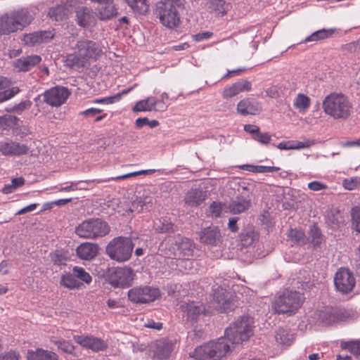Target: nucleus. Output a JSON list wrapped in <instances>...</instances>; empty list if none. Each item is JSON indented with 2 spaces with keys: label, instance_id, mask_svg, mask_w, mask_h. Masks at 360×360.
Instances as JSON below:
<instances>
[{
  "label": "nucleus",
  "instance_id": "nucleus-1",
  "mask_svg": "<svg viewBox=\"0 0 360 360\" xmlns=\"http://www.w3.org/2000/svg\"><path fill=\"white\" fill-rule=\"evenodd\" d=\"M326 115L337 120H346L353 112V105L349 98L342 93H330L322 102Z\"/></svg>",
  "mask_w": 360,
  "mask_h": 360
},
{
  "label": "nucleus",
  "instance_id": "nucleus-2",
  "mask_svg": "<svg viewBox=\"0 0 360 360\" xmlns=\"http://www.w3.org/2000/svg\"><path fill=\"white\" fill-rule=\"evenodd\" d=\"M75 54L67 58L68 65L77 68L85 67L90 60H96L101 54V46L94 41L82 39L77 42Z\"/></svg>",
  "mask_w": 360,
  "mask_h": 360
},
{
  "label": "nucleus",
  "instance_id": "nucleus-3",
  "mask_svg": "<svg viewBox=\"0 0 360 360\" xmlns=\"http://www.w3.org/2000/svg\"><path fill=\"white\" fill-rule=\"evenodd\" d=\"M254 319L248 314L239 316L225 330V335L232 344L248 340L253 334Z\"/></svg>",
  "mask_w": 360,
  "mask_h": 360
},
{
  "label": "nucleus",
  "instance_id": "nucleus-4",
  "mask_svg": "<svg viewBox=\"0 0 360 360\" xmlns=\"http://www.w3.org/2000/svg\"><path fill=\"white\" fill-rule=\"evenodd\" d=\"M303 301L304 297L300 292L285 290L275 297L271 307L273 310L278 314L291 316L301 307Z\"/></svg>",
  "mask_w": 360,
  "mask_h": 360
},
{
  "label": "nucleus",
  "instance_id": "nucleus-5",
  "mask_svg": "<svg viewBox=\"0 0 360 360\" xmlns=\"http://www.w3.org/2000/svg\"><path fill=\"white\" fill-rule=\"evenodd\" d=\"M134 248L129 237L119 236L112 239L106 247V254L117 262H124L130 259Z\"/></svg>",
  "mask_w": 360,
  "mask_h": 360
},
{
  "label": "nucleus",
  "instance_id": "nucleus-6",
  "mask_svg": "<svg viewBox=\"0 0 360 360\" xmlns=\"http://www.w3.org/2000/svg\"><path fill=\"white\" fill-rule=\"evenodd\" d=\"M108 224L100 218L84 220L75 229L76 234L82 238L98 239L110 232Z\"/></svg>",
  "mask_w": 360,
  "mask_h": 360
},
{
  "label": "nucleus",
  "instance_id": "nucleus-7",
  "mask_svg": "<svg viewBox=\"0 0 360 360\" xmlns=\"http://www.w3.org/2000/svg\"><path fill=\"white\" fill-rule=\"evenodd\" d=\"M155 14L167 27L174 28L180 23V17L175 6L169 2H159L156 6Z\"/></svg>",
  "mask_w": 360,
  "mask_h": 360
},
{
  "label": "nucleus",
  "instance_id": "nucleus-8",
  "mask_svg": "<svg viewBox=\"0 0 360 360\" xmlns=\"http://www.w3.org/2000/svg\"><path fill=\"white\" fill-rule=\"evenodd\" d=\"M127 296L134 304H146L155 300L160 296V291L147 285L134 287L128 291Z\"/></svg>",
  "mask_w": 360,
  "mask_h": 360
},
{
  "label": "nucleus",
  "instance_id": "nucleus-9",
  "mask_svg": "<svg viewBox=\"0 0 360 360\" xmlns=\"http://www.w3.org/2000/svg\"><path fill=\"white\" fill-rule=\"evenodd\" d=\"M134 276L132 269L117 267L114 269L110 274V283L115 288H128L131 285Z\"/></svg>",
  "mask_w": 360,
  "mask_h": 360
},
{
  "label": "nucleus",
  "instance_id": "nucleus-10",
  "mask_svg": "<svg viewBox=\"0 0 360 360\" xmlns=\"http://www.w3.org/2000/svg\"><path fill=\"white\" fill-rule=\"evenodd\" d=\"M355 283L354 275L347 269L340 268L335 274V286L337 290L343 294L351 292Z\"/></svg>",
  "mask_w": 360,
  "mask_h": 360
},
{
  "label": "nucleus",
  "instance_id": "nucleus-11",
  "mask_svg": "<svg viewBox=\"0 0 360 360\" xmlns=\"http://www.w3.org/2000/svg\"><path fill=\"white\" fill-rule=\"evenodd\" d=\"M44 101L52 107H59L63 105L70 96V91L64 86H55L46 91L41 95Z\"/></svg>",
  "mask_w": 360,
  "mask_h": 360
},
{
  "label": "nucleus",
  "instance_id": "nucleus-12",
  "mask_svg": "<svg viewBox=\"0 0 360 360\" xmlns=\"http://www.w3.org/2000/svg\"><path fill=\"white\" fill-rule=\"evenodd\" d=\"M214 300L216 307L221 312L228 313L233 311L236 307L231 292L222 287H218L214 292Z\"/></svg>",
  "mask_w": 360,
  "mask_h": 360
},
{
  "label": "nucleus",
  "instance_id": "nucleus-13",
  "mask_svg": "<svg viewBox=\"0 0 360 360\" xmlns=\"http://www.w3.org/2000/svg\"><path fill=\"white\" fill-rule=\"evenodd\" d=\"M347 316V312L345 309L336 308H325L320 310L318 314L319 321L324 325L346 321Z\"/></svg>",
  "mask_w": 360,
  "mask_h": 360
},
{
  "label": "nucleus",
  "instance_id": "nucleus-14",
  "mask_svg": "<svg viewBox=\"0 0 360 360\" xmlns=\"http://www.w3.org/2000/svg\"><path fill=\"white\" fill-rule=\"evenodd\" d=\"M198 237L201 243L211 246H217L221 240L220 230L215 226L202 229L198 232Z\"/></svg>",
  "mask_w": 360,
  "mask_h": 360
},
{
  "label": "nucleus",
  "instance_id": "nucleus-15",
  "mask_svg": "<svg viewBox=\"0 0 360 360\" xmlns=\"http://www.w3.org/2000/svg\"><path fill=\"white\" fill-rule=\"evenodd\" d=\"M73 339L82 347L94 352L103 351L108 347V345L104 340L94 336L74 335Z\"/></svg>",
  "mask_w": 360,
  "mask_h": 360
},
{
  "label": "nucleus",
  "instance_id": "nucleus-16",
  "mask_svg": "<svg viewBox=\"0 0 360 360\" xmlns=\"http://www.w3.org/2000/svg\"><path fill=\"white\" fill-rule=\"evenodd\" d=\"M183 321L192 323L197 321L198 317L205 311V307L197 302H191L181 305Z\"/></svg>",
  "mask_w": 360,
  "mask_h": 360
},
{
  "label": "nucleus",
  "instance_id": "nucleus-17",
  "mask_svg": "<svg viewBox=\"0 0 360 360\" xmlns=\"http://www.w3.org/2000/svg\"><path fill=\"white\" fill-rule=\"evenodd\" d=\"M29 148L18 142L6 141L0 142V153L6 156H20L27 154Z\"/></svg>",
  "mask_w": 360,
  "mask_h": 360
},
{
  "label": "nucleus",
  "instance_id": "nucleus-18",
  "mask_svg": "<svg viewBox=\"0 0 360 360\" xmlns=\"http://www.w3.org/2000/svg\"><path fill=\"white\" fill-rule=\"evenodd\" d=\"M11 12L17 31L29 25L34 19V14L26 8L13 10Z\"/></svg>",
  "mask_w": 360,
  "mask_h": 360
},
{
  "label": "nucleus",
  "instance_id": "nucleus-19",
  "mask_svg": "<svg viewBox=\"0 0 360 360\" xmlns=\"http://www.w3.org/2000/svg\"><path fill=\"white\" fill-rule=\"evenodd\" d=\"M173 346L171 340L162 339L155 341L151 346L153 359L155 360L167 359L172 351Z\"/></svg>",
  "mask_w": 360,
  "mask_h": 360
},
{
  "label": "nucleus",
  "instance_id": "nucleus-20",
  "mask_svg": "<svg viewBox=\"0 0 360 360\" xmlns=\"http://www.w3.org/2000/svg\"><path fill=\"white\" fill-rule=\"evenodd\" d=\"M252 83L248 80L240 79L229 86H226L221 93L224 99H229L238 95L241 92L250 91Z\"/></svg>",
  "mask_w": 360,
  "mask_h": 360
},
{
  "label": "nucleus",
  "instance_id": "nucleus-21",
  "mask_svg": "<svg viewBox=\"0 0 360 360\" xmlns=\"http://www.w3.org/2000/svg\"><path fill=\"white\" fill-rule=\"evenodd\" d=\"M261 109L260 103L251 98L240 100L236 107L237 112L243 116L257 115L261 111Z\"/></svg>",
  "mask_w": 360,
  "mask_h": 360
},
{
  "label": "nucleus",
  "instance_id": "nucleus-22",
  "mask_svg": "<svg viewBox=\"0 0 360 360\" xmlns=\"http://www.w3.org/2000/svg\"><path fill=\"white\" fill-rule=\"evenodd\" d=\"M53 30L38 31L25 34L24 41L28 46H34L38 44L47 43L53 39Z\"/></svg>",
  "mask_w": 360,
  "mask_h": 360
},
{
  "label": "nucleus",
  "instance_id": "nucleus-23",
  "mask_svg": "<svg viewBox=\"0 0 360 360\" xmlns=\"http://www.w3.org/2000/svg\"><path fill=\"white\" fill-rule=\"evenodd\" d=\"M175 245L177 248L175 256L181 258L189 257L193 255L195 245L189 238L178 235L176 236Z\"/></svg>",
  "mask_w": 360,
  "mask_h": 360
},
{
  "label": "nucleus",
  "instance_id": "nucleus-24",
  "mask_svg": "<svg viewBox=\"0 0 360 360\" xmlns=\"http://www.w3.org/2000/svg\"><path fill=\"white\" fill-rule=\"evenodd\" d=\"M229 342H231L228 340L226 335L224 338H219L215 341L208 342V345L212 351V354L214 355V360L219 359L229 352Z\"/></svg>",
  "mask_w": 360,
  "mask_h": 360
},
{
  "label": "nucleus",
  "instance_id": "nucleus-25",
  "mask_svg": "<svg viewBox=\"0 0 360 360\" xmlns=\"http://www.w3.org/2000/svg\"><path fill=\"white\" fill-rule=\"evenodd\" d=\"M77 0H70L63 5L53 7L49 11V16L53 20H62L72 12V8L75 6Z\"/></svg>",
  "mask_w": 360,
  "mask_h": 360
},
{
  "label": "nucleus",
  "instance_id": "nucleus-26",
  "mask_svg": "<svg viewBox=\"0 0 360 360\" xmlns=\"http://www.w3.org/2000/svg\"><path fill=\"white\" fill-rule=\"evenodd\" d=\"M41 61L39 55L22 56L14 61V67L19 72H27Z\"/></svg>",
  "mask_w": 360,
  "mask_h": 360
},
{
  "label": "nucleus",
  "instance_id": "nucleus-27",
  "mask_svg": "<svg viewBox=\"0 0 360 360\" xmlns=\"http://www.w3.org/2000/svg\"><path fill=\"white\" fill-rule=\"evenodd\" d=\"M251 206V201L243 195H237L230 200L226 207L233 214H240L248 210Z\"/></svg>",
  "mask_w": 360,
  "mask_h": 360
},
{
  "label": "nucleus",
  "instance_id": "nucleus-28",
  "mask_svg": "<svg viewBox=\"0 0 360 360\" xmlns=\"http://www.w3.org/2000/svg\"><path fill=\"white\" fill-rule=\"evenodd\" d=\"M77 24L84 28L95 25L96 18L91 8L83 7L76 11Z\"/></svg>",
  "mask_w": 360,
  "mask_h": 360
},
{
  "label": "nucleus",
  "instance_id": "nucleus-29",
  "mask_svg": "<svg viewBox=\"0 0 360 360\" xmlns=\"http://www.w3.org/2000/svg\"><path fill=\"white\" fill-rule=\"evenodd\" d=\"M98 246L91 243H83L76 250L77 255L83 260H91L98 254Z\"/></svg>",
  "mask_w": 360,
  "mask_h": 360
},
{
  "label": "nucleus",
  "instance_id": "nucleus-30",
  "mask_svg": "<svg viewBox=\"0 0 360 360\" xmlns=\"http://www.w3.org/2000/svg\"><path fill=\"white\" fill-rule=\"evenodd\" d=\"M17 32L11 12L0 14V35H7Z\"/></svg>",
  "mask_w": 360,
  "mask_h": 360
},
{
  "label": "nucleus",
  "instance_id": "nucleus-31",
  "mask_svg": "<svg viewBox=\"0 0 360 360\" xmlns=\"http://www.w3.org/2000/svg\"><path fill=\"white\" fill-rule=\"evenodd\" d=\"M205 193L200 189H191L186 195L184 201L191 207H197L205 199Z\"/></svg>",
  "mask_w": 360,
  "mask_h": 360
},
{
  "label": "nucleus",
  "instance_id": "nucleus-32",
  "mask_svg": "<svg viewBox=\"0 0 360 360\" xmlns=\"http://www.w3.org/2000/svg\"><path fill=\"white\" fill-rule=\"evenodd\" d=\"M160 103L155 97H148L146 99L138 101L133 108L134 112H145L156 110V105Z\"/></svg>",
  "mask_w": 360,
  "mask_h": 360
},
{
  "label": "nucleus",
  "instance_id": "nucleus-33",
  "mask_svg": "<svg viewBox=\"0 0 360 360\" xmlns=\"http://www.w3.org/2000/svg\"><path fill=\"white\" fill-rule=\"evenodd\" d=\"M276 342L282 346H289L294 340V335L288 329L278 328L275 335Z\"/></svg>",
  "mask_w": 360,
  "mask_h": 360
},
{
  "label": "nucleus",
  "instance_id": "nucleus-34",
  "mask_svg": "<svg viewBox=\"0 0 360 360\" xmlns=\"http://www.w3.org/2000/svg\"><path fill=\"white\" fill-rule=\"evenodd\" d=\"M27 360H58V356L54 352L38 349L36 352H29Z\"/></svg>",
  "mask_w": 360,
  "mask_h": 360
},
{
  "label": "nucleus",
  "instance_id": "nucleus-35",
  "mask_svg": "<svg viewBox=\"0 0 360 360\" xmlns=\"http://www.w3.org/2000/svg\"><path fill=\"white\" fill-rule=\"evenodd\" d=\"M193 356L196 360H214V355L208 343L197 347L193 352Z\"/></svg>",
  "mask_w": 360,
  "mask_h": 360
},
{
  "label": "nucleus",
  "instance_id": "nucleus-36",
  "mask_svg": "<svg viewBox=\"0 0 360 360\" xmlns=\"http://www.w3.org/2000/svg\"><path fill=\"white\" fill-rule=\"evenodd\" d=\"M340 347L342 349L348 350L356 357H360V339L349 341H341Z\"/></svg>",
  "mask_w": 360,
  "mask_h": 360
},
{
  "label": "nucleus",
  "instance_id": "nucleus-37",
  "mask_svg": "<svg viewBox=\"0 0 360 360\" xmlns=\"http://www.w3.org/2000/svg\"><path fill=\"white\" fill-rule=\"evenodd\" d=\"M334 33L333 29H322L313 32L311 35L305 38L304 42L317 41L327 39Z\"/></svg>",
  "mask_w": 360,
  "mask_h": 360
},
{
  "label": "nucleus",
  "instance_id": "nucleus-38",
  "mask_svg": "<svg viewBox=\"0 0 360 360\" xmlns=\"http://www.w3.org/2000/svg\"><path fill=\"white\" fill-rule=\"evenodd\" d=\"M134 13L145 14L148 11V5L146 0H125Z\"/></svg>",
  "mask_w": 360,
  "mask_h": 360
},
{
  "label": "nucleus",
  "instance_id": "nucleus-39",
  "mask_svg": "<svg viewBox=\"0 0 360 360\" xmlns=\"http://www.w3.org/2000/svg\"><path fill=\"white\" fill-rule=\"evenodd\" d=\"M60 285L68 289H75L79 287V283L76 279L73 273H65L63 274L61 276Z\"/></svg>",
  "mask_w": 360,
  "mask_h": 360
},
{
  "label": "nucleus",
  "instance_id": "nucleus-40",
  "mask_svg": "<svg viewBox=\"0 0 360 360\" xmlns=\"http://www.w3.org/2000/svg\"><path fill=\"white\" fill-rule=\"evenodd\" d=\"M155 230L159 233H169L174 231V224L165 219H160L155 224Z\"/></svg>",
  "mask_w": 360,
  "mask_h": 360
},
{
  "label": "nucleus",
  "instance_id": "nucleus-41",
  "mask_svg": "<svg viewBox=\"0 0 360 360\" xmlns=\"http://www.w3.org/2000/svg\"><path fill=\"white\" fill-rule=\"evenodd\" d=\"M19 119L12 115H4L0 116V129H8L17 125Z\"/></svg>",
  "mask_w": 360,
  "mask_h": 360
},
{
  "label": "nucleus",
  "instance_id": "nucleus-42",
  "mask_svg": "<svg viewBox=\"0 0 360 360\" xmlns=\"http://www.w3.org/2000/svg\"><path fill=\"white\" fill-rule=\"evenodd\" d=\"M153 171L154 170H153V169L140 170V171H137V172L127 173L126 174H123V175H120V176H115V177H111V178H109L108 179L96 180V181L98 183H101V182H107V181H109L110 180H112V181H118V180H122V179H129V178H131V177H134V176H139V175L151 174V173L153 172Z\"/></svg>",
  "mask_w": 360,
  "mask_h": 360
},
{
  "label": "nucleus",
  "instance_id": "nucleus-43",
  "mask_svg": "<svg viewBox=\"0 0 360 360\" xmlns=\"http://www.w3.org/2000/svg\"><path fill=\"white\" fill-rule=\"evenodd\" d=\"M309 237L310 238V243L312 244L314 248L320 246L323 241V236L320 230L315 226H313L309 231Z\"/></svg>",
  "mask_w": 360,
  "mask_h": 360
},
{
  "label": "nucleus",
  "instance_id": "nucleus-44",
  "mask_svg": "<svg viewBox=\"0 0 360 360\" xmlns=\"http://www.w3.org/2000/svg\"><path fill=\"white\" fill-rule=\"evenodd\" d=\"M206 6L210 11L224 14L226 12L224 0H207Z\"/></svg>",
  "mask_w": 360,
  "mask_h": 360
},
{
  "label": "nucleus",
  "instance_id": "nucleus-45",
  "mask_svg": "<svg viewBox=\"0 0 360 360\" xmlns=\"http://www.w3.org/2000/svg\"><path fill=\"white\" fill-rule=\"evenodd\" d=\"M310 98L302 94H299L295 101L294 105L300 111H305L310 105Z\"/></svg>",
  "mask_w": 360,
  "mask_h": 360
},
{
  "label": "nucleus",
  "instance_id": "nucleus-46",
  "mask_svg": "<svg viewBox=\"0 0 360 360\" xmlns=\"http://www.w3.org/2000/svg\"><path fill=\"white\" fill-rule=\"evenodd\" d=\"M72 273L74 274V276H75L76 278H78L82 281H84L86 284H89L92 281L91 275L88 272H86L82 267L74 266L72 268Z\"/></svg>",
  "mask_w": 360,
  "mask_h": 360
},
{
  "label": "nucleus",
  "instance_id": "nucleus-47",
  "mask_svg": "<svg viewBox=\"0 0 360 360\" xmlns=\"http://www.w3.org/2000/svg\"><path fill=\"white\" fill-rule=\"evenodd\" d=\"M288 236L300 245H304L306 243V238L304 233L301 229H292L290 230Z\"/></svg>",
  "mask_w": 360,
  "mask_h": 360
},
{
  "label": "nucleus",
  "instance_id": "nucleus-48",
  "mask_svg": "<svg viewBox=\"0 0 360 360\" xmlns=\"http://www.w3.org/2000/svg\"><path fill=\"white\" fill-rule=\"evenodd\" d=\"M3 90L0 91V103L12 98L20 92V89L17 86Z\"/></svg>",
  "mask_w": 360,
  "mask_h": 360
},
{
  "label": "nucleus",
  "instance_id": "nucleus-49",
  "mask_svg": "<svg viewBox=\"0 0 360 360\" xmlns=\"http://www.w3.org/2000/svg\"><path fill=\"white\" fill-rule=\"evenodd\" d=\"M328 221L331 224L333 229H336L343 223L344 219L340 212H332L328 215Z\"/></svg>",
  "mask_w": 360,
  "mask_h": 360
},
{
  "label": "nucleus",
  "instance_id": "nucleus-50",
  "mask_svg": "<svg viewBox=\"0 0 360 360\" xmlns=\"http://www.w3.org/2000/svg\"><path fill=\"white\" fill-rule=\"evenodd\" d=\"M224 204L220 202H212L209 207L208 215L212 217H219L221 213Z\"/></svg>",
  "mask_w": 360,
  "mask_h": 360
},
{
  "label": "nucleus",
  "instance_id": "nucleus-51",
  "mask_svg": "<svg viewBox=\"0 0 360 360\" xmlns=\"http://www.w3.org/2000/svg\"><path fill=\"white\" fill-rule=\"evenodd\" d=\"M58 348L67 354H72L75 350V346L69 341L59 340L54 342Z\"/></svg>",
  "mask_w": 360,
  "mask_h": 360
},
{
  "label": "nucleus",
  "instance_id": "nucleus-52",
  "mask_svg": "<svg viewBox=\"0 0 360 360\" xmlns=\"http://www.w3.org/2000/svg\"><path fill=\"white\" fill-rule=\"evenodd\" d=\"M32 102L30 101H22L18 104L15 105L12 108H6L7 112H15L18 114H20L22 111L26 109H28L31 107Z\"/></svg>",
  "mask_w": 360,
  "mask_h": 360
},
{
  "label": "nucleus",
  "instance_id": "nucleus-53",
  "mask_svg": "<svg viewBox=\"0 0 360 360\" xmlns=\"http://www.w3.org/2000/svg\"><path fill=\"white\" fill-rule=\"evenodd\" d=\"M86 184H88V181H72L70 182L69 185L60 188L59 191L70 192L76 190H83L85 189L86 187L81 186L80 185Z\"/></svg>",
  "mask_w": 360,
  "mask_h": 360
},
{
  "label": "nucleus",
  "instance_id": "nucleus-54",
  "mask_svg": "<svg viewBox=\"0 0 360 360\" xmlns=\"http://www.w3.org/2000/svg\"><path fill=\"white\" fill-rule=\"evenodd\" d=\"M352 225L354 229L360 233V207L352 208L351 212Z\"/></svg>",
  "mask_w": 360,
  "mask_h": 360
},
{
  "label": "nucleus",
  "instance_id": "nucleus-55",
  "mask_svg": "<svg viewBox=\"0 0 360 360\" xmlns=\"http://www.w3.org/2000/svg\"><path fill=\"white\" fill-rule=\"evenodd\" d=\"M240 168L255 173H268V166L243 165Z\"/></svg>",
  "mask_w": 360,
  "mask_h": 360
},
{
  "label": "nucleus",
  "instance_id": "nucleus-56",
  "mask_svg": "<svg viewBox=\"0 0 360 360\" xmlns=\"http://www.w3.org/2000/svg\"><path fill=\"white\" fill-rule=\"evenodd\" d=\"M51 260L55 265L61 266L65 264L67 257L63 252L57 250L51 254Z\"/></svg>",
  "mask_w": 360,
  "mask_h": 360
},
{
  "label": "nucleus",
  "instance_id": "nucleus-57",
  "mask_svg": "<svg viewBox=\"0 0 360 360\" xmlns=\"http://www.w3.org/2000/svg\"><path fill=\"white\" fill-rule=\"evenodd\" d=\"M182 259L176 260V266L184 267V271L186 274L190 273L191 271L194 262L188 259V257H182Z\"/></svg>",
  "mask_w": 360,
  "mask_h": 360
},
{
  "label": "nucleus",
  "instance_id": "nucleus-58",
  "mask_svg": "<svg viewBox=\"0 0 360 360\" xmlns=\"http://www.w3.org/2000/svg\"><path fill=\"white\" fill-rule=\"evenodd\" d=\"M316 141L314 139H307L304 141H292V150H300L302 148H307L315 144Z\"/></svg>",
  "mask_w": 360,
  "mask_h": 360
},
{
  "label": "nucleus",
  "instance_id": "nucleus-59",
  "mask_svg": "<svg viewBox=\"0 0 360 360\" xmlns=\"http://www.w3.org/2000/svg\"><path fill=\"white\" fill-rule=\"evenodd\" d=\"M117 101H119V96H112L109 97H105L102 98H96L92 101L93 103H100V104H112Z\"/></svg>",
  "mask_w": 360,
  "mask_h": 360
},
{
  "label": "nucleus",
  "instance_id": "nucleus-60",
  "mask_svg": "<svg viewBox=\"0 0 360 360\" xmlns=\"http://www.w3.org/2000/svg\"><path fill=\"white\" fill-rule=\"evenodd\" d=\"M254 139L262 144H267L271 141V136L268 133H261L259 131L254 136Z\"/></svg>",
  "mask_w": 360,
  "mask_h": 360
},
{
  "label": "nucleus",
  "instance_id": "nucleus-61",
  "mask_svg": "<svg viewBox=\"0 0 360 360\" xmlns=\"http://www.w3.org/2000/svg\"><path fill=\"white\" fill-rule=\"evenodd\" d=\"M308 188L313 191L326 190L328 186L321 181H314L308 184Z\"/></svg>",
  "mask_w": 360,
  "mask_h": 360
},
{
  "label": "nucleus",
  "instance_id": "nucleus-62",
  "mask_svg": "<svg viewBox=\"0 0 360 360\" xmlns=\"http://www.w3.org/2000/svg\"><path fill=\"white\" fill-rule=\"evenodd\" d=\"M241 241L243 242V245H250L255 241V236L252 231L247 232L245 234L241 235Z\"/></svg>",
  "mask_w": 360,
  "mask_h": 360
},
{
  "label": "nucleus",
  "instance_id": "nucleus-63",
  "mask_svg": "<svg viewBox=\"0 0 360 360\" xmlns=\"http://www.w3.org/2000/svg\"><path fill=\"white\" fill-rule=\"evenodd\" d=\"M266 94L270 98H278L280 95L279 87L277 85H272L266 89Z\"/></svg>",
  "mask_w": 360,
  "mask_h": 360
},
{
  "label": "nucleus",
  "instance_id": "nucleus-64",
  "mask_svg": "<svg viewBox=\"0 0 360 360\" xmlns=\"http://www.w3.org/2000/svg\"><path fill=\"white\" fill-rule=\"evenodd\" d=\"M0 360H19V355L15 352L10 351L0 355Z\"/></svg>",
  "mask_w": 360,
  "mask_h": 360
}]
</instances>
